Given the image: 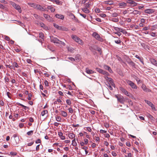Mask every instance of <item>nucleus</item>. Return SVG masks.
Masks as SVG:
<instances>
[{
  "mask_svg": "<svg viewBox=\"0 0 157 157\" xmlns=\"http://www.w3.org/2000/svg\"><path fill=\"white\" fill-rule=\"evenodd\" d=\"M71 37L72 39L79 44L81 45H83L84 44L83 41L76 35H72Z\"/></svg>",
  "mask_w": 157,
  "mask_h": 157,
  "instance_id": "nucleus-1",
  "label": "nucleus"
},
{
  "mask_svg": "<svg viewBox=\"0 0 157 157\" xmlns=\"http://www.w3.org/2000/svg\"><path fill=\"white\" fill-rule=\"evenodd\" d=\"M115 97L117 99L118 102L122 104H124L125 102V100L122 96L119 94H117L115 95Z\"/></svg>",
  "mask_w": 157,
  "mask_h": 157,
  "instance_id": "nucleus-2",
  "label": "nucleus"
},
{
  "mask_svg": "<svg viewBox=\"0 0 157 157\" xmlns=\"http://www.w3.org/2000/svg\"><path fill=\"white\" fill-rule=\"evenodd\" d=\"M125 82L129 85L132 89H137V86L132 81L126 79L125 80Z\"/></svg>",
  "mask_w": 157,
  "mask_h": 157,
  "instance_id": "nucleus-3",
  "label": "nucleus"
},
{
  "mask_svg": "<svg viewBox=\"0 0 157 157\" xmlns=\"http://www.w3.org/2000/svg\"><path fill=\"white\" fill-rule=\"evenodd\" d=\"M120 89L125 95L132 98L133 97L132 95L130 93L128 92L127 90L124 88L122 87H120Z\"/></svg>",
  "mask_w": 157,
  "mask_h": 157,
  "instance_id": "nucleus-4",
  "label": "nucleus"
},
{
  "mask_svg": "<svg viewBox=\"0 0 157 157\" xmlns=\"http://www.w3.org/2000/svg\"><path fill=\"white\" fill-rule=\"evenodd\" d=\"M11 4L14 8L17 10L19 13H21V10L19 5L16 4L15 3L13 2H11Z\"/></svg>",
  "mask_w": 157,
  "mask_h": 157,
  "instance_id": "nucleus-5",
  "label": "nucleus"
},
{
  "mask_svg": "<svg viewBox=\"0 0 157 157\" xmlns=\"http://www.w3.org/2000/svg\"><path fill=\"white\" fill-rule=\"evenodd\" d=\"M105 79L108 82V83H109L112 86L115 87V84L112 78L106 76L105 77Z\"/></svg>",
  "mask_w": 157,
  "mask_h": 157,
  "instance_id": "nucleus-6",
  "label": "nucleus"
},
{
  "mask_svg": "<svg viewBox=\"0 0 157 157\" xmlns=\"http://www.w3.org/2000/svg\"><path fill=\"white\" fill-rule=\"evenodd\" d=\"M93 36L99 41H103V39L100 37L98 34L96 33H94L93 34Z\"/></svg>",
  "mask_w": 157,
  "mask_h": 157,
  "instance_id": "nucleus-7",
  "label": "nucleus"
},
{
  "mask_svg": "<svg viewBox=\"0 0 157 157\" xmlns=\"http://www.w3.org/2000/svg\"><path fill=\"white\" fill-rule=\"evenodd\" d=\"M126 3L133 6H136L137 5V3L132 0H127Z\"/></svg>",
  "mask_w": 157,
  "mask_h": 157,
  "instance_id": "nucleus-8",
  "label": "nucleus"
},
{
  "mask_svg": "<svg viewBox=\"0 0 157 157\" xmlns=\"http://www.w3.org/2000/svg\"><path fill=\"white\" fill-rule=\"evenodd\" d=\"M42 11L45 10V9L40 5L36 4L35 8Z\"/></svg>",
  "mask_w": 157,
  "mask_h": 157,
  "instance_id": "nucleus-9",
  "label": "nucleus"
},
{
  "mask_svg": "<svg viewBox=\"0 0 157 157\" xmlns=\"http://www.w3.org/2000/svg\"><path fill=\"white\" fill-rule=\"evenodd\" d=\"M51 41L52 42L58 44L59 40L57 38L52 36L51 37Z\"/></svg>",
  "mask_w": 157,
  "mask_h": 157,
  "instance_id": "nucleus-10",
  "label": "nucleus"
},
{
  "mask_svg": "<svg viewBox=\"0 0 157 157\" xmlns=\"http://www.w3.org/2000/svg\"><path fill=\"white\" fill-rule=\"evenodd\" d=\"M141 87L143 89L144 91L145 92H151V90L147 88L146 86L144 84H143L142 85Z\"/></svg>",
  "mask_w": 157,
  "mask_h": 157,
  "instance_id": "nucleus-11",
  "label": "nucleus"
},
{
  "mask_svg": "<svg viewBox=\"0 0 157 157\" xmlns=\"http://www.w3.org/2000/svg\"><path fill=\"white\" fill-rule=\"evenodd\" d=\"M44 17L49 21H52V18L48 14H44Z\"/></svg>",
  "mask_w": 157,
  "mask_h": 157,
  "instance_id": "nucleus-12",
  "label": "nucleus"
},
{
  "mask_svg": "<svg viewBox=\"0 0 157 157\" xmlns=\"http://www.w3.org/2000/svg\"><path fill=\"white\" fill-rule=\"evenodd\" d=\"M118 5L119 7L121 8H125L127 6V3L123 2L119 3Z\"/></svg>",
  "mask_w": 157,
  "mask_h": 157,
  "instance_id": "nucleus-13",
  "label": "nucleus"
},
{
  "mask_svg": "<svg viewBox=\"0 0 157 157\" xmlns=\"http://www.w3.org/2000/svg\"><path fill=\"white\" fill-rule=\"evenodd\" d=\"M49 1L52 2L54 3H56L58 5H62L63 2L60 1L59 0H48Z\"/></svg>",
  "mask_w": 157,
  "mask_h": 157,
  "instance_id": "nucleus-14",
  "label": "nucleus"
},
{
  "mask_svg": "<svg viewBox=\"0 0 157 157\" xmlns=\"http://www.w3.org/2000/svg\"><path fill=\"white\" fill-rule=\"evenodd\" d=\"M155 11V10L154 9H148L145 10L144 12L146 13L150 14L154 13Z\"/></svg>",
  "mask_w": 157,
  "mask_h": 157,
  "instance_id": "nucleus-15",
  "label": "nucleus"
},
{
  "mask_svg": "<svg viewBox=\"0 0 157 157\" xmlns=\"http://www.w3.org/2000/svg\"><path fill=\"white\" fill-rule=\"evenodd\" d=\"M55 17L56 18L62 20H63L64 18V16L61 14H56L55 15Z\"/></svg>",
  "mask_w": 157,
  "mask_h": 157,
  "instance_id": "nucleus-16",
  "label": "nucleus"
},
{
  "mask_svg": "<svg viewBox=\"0 0 157 157\" xmlns=\"http://www.w3.org/2000/svg\"><path fill=\"white\" fill-rule=\"evenodd\" d=\"M150 61L153 64L157 66V60L154 59H150Z\"/></svg>",
  "mask_w": 157,
  "mask_h": 157,
  "instance_id": "nucleus-17",
  "label": "nucleus"
},
{
  "mask_svg": "<svg viewBox=\"0 0 157 157\" xmlns=\"http://www.w3.org/2000/svg\"><path fill=\"white\" fill-rule=\"evenodd\" d=\"M127 63L132 67H134L135 65V63L131 59H129L127 60Z\"/></svg>",
  "mask_w": 157,
  "mask_h": 157,
  "instance_id": "nucleus-18",
  "label": "nucleus"
},
{
  "mask_svg": "<svg viewBox=\"0 0 157 157\" xmlns=\"http://www.w3.org/2000/svg\"><path fill=\"white\" fill-rule=\"evenodd\" d=\"M131 13L133 14H134L135 15H137V14L140 15L141 14V13L140 12L137 10H134V11H133L132 13Z\"/></svg>",
  "mask_w": 157,
  "mask_h": 157,
  "instance_id": "nucleus-19",
  "label": "nucleus"
},
{
  "mask_svg": "<svg viewBox=\"0 0 157 157\" xmlns=\"http://www.w3.org/2000/svg\"><path fill=\"white\" fill-rule=\"evenodd\" d=\"M47 9L48 10H50L51 12H54L55 10V9L52 6H48Z\"/></svg>",
  "mask_w": 157,
  "mask_h": 157,
  "instance_id": "nucleus-20",
  "label": "nucleus"
},
{
  "mask_svg": "<svg viewBox=\"0 0 157 157\" xmlns=\"http://www.w3.org/2000/svg\"><path fill=\"white\" fill-rule=\"evenodd\" d=\"M89 49L91 51H93L94 50H96L97 46L94 45H92L89 47Z\"/></svg>",
  "mask_w": 157,
  "mask_h": 157,
  "instance_id": "nucleus-21",
  "label": "nucleus"
},
{
  "mask_svg": "<svg viewBox=\"0 0 157 157\" xmlns=\"http://www.w3.org/2000/svg\"><path fill=\"white\" fill-rule=\"evenodd\" d=\"M59 30H61L62 31H68L69 30L68 29V28L63 26H60V29Z\"/></svg>",
  "mask_w": 157,
  "mask_h": 157,
  "instance_id": "nucleus-22",
  "label": "nucleus"
},
{
  "mask_svg": "<svg viewBox=\"0 0 157 157\" xmlns=\"http://www.w3.org/2000/svg\"><path fill=\"white\" fill-rule=\"evenodd\" d=\"M58 135L60 137L61 140H64L65 139V136H63V133L61 132H59Z\"/></svg>",
  "mask_w": 157,
  "mask_h": 157,
  "instance_id": "nucleus-23",
  "label": "nucleus"
},
{
  "mask_svg": "<svg viewBox=\"0 0 157 157\" xmlns=\"http://www.w3.org/2000/svg\"><path fill=\"white\" fill-rule=\"evenodd\" d=\"M82 10L83 12L86 13H88L90 12V10L88 9V8L85 7L82 8Z\"/></svg>",
  "mask_w": 157,
  "mask_h": 157,
  "instance_id": "nucleus-24",
  "label": "nucleus"
},
{
  "mask_svg": "<svg viewBox=\"0 0 157 157\" xmlns=\"http://www.w3.org/2000/svg\"><path fill=\"white\" fill-rule=\"evenodd\" d=\"M68 136L70 139H72L75 137V135L73 133H69L68 134Z\"/></svg>",
  "mask_w": 157,
  "mask_h": 157,
  "instance_id": "nucleus-25",
  "label": "nucleus"
},
{
  "mask_svg": "<svg viewBox=\"0 0 157 157\" xmlns=\"http://www.w3.org/2000/svg\"><path fill=\"white\" fill-rule=\"evenodd\" d=\"M86 72L88 74H92L94 72L92 70H89L88 68H86Z\"/></svg>",
  "mask_w": 157,
  "mask_h": 157,
  "instance_id": "nucleus-26",
  "label": "nucleus"
},
{
  "mask_svg": "<svg viewBox=\"0 0 157 157\" xmlns=\"http://www.w3.org/2000/svg\"><path fill=\"white\" fill-rule=\"evenodd\" d=\"M61 115H62L63 117H65L67 116V114L66 112L65 111H61Z\"/></svg>",
  "mask_w": 157,
  "mask_h": 157,
  "instance_id": "nucleus-27",
  "label": "nucleus"
},
{
  "mask_svg": "<svg viewBox=\"0 0 157 157\" xmlns=\"http://www.w3.org/2000/svg\"><path fill=\"white\" fill-rule=\"evenodd\" d=\"M106 70H107L110 72H111L112 71L110 67L107 65H105L104 66Z\"/></svg>",
  "mask_w": 157,
  "mask_h": 157,
  "instance_id": "nucleus-28",
  "label": "nucleus"
},
{
  "mask_svg": "<svg viewBox=\"0 0 157 157\" xmlns=\"http://www.w3.org/2000/svg\"><path fill=\"white\" fill-rule=\"evenodd\" d=\"M135 57L136 58H137L139 59V60H140V61L143 63L144 64V62L143 61V58H140V57L138 55H136L135 56Z\"/></svg>",
  "mask_w": 157,
  "mask_h": 157,
  "instance_id": "nucleus-29",
  "label": "nucleus"
},
{
  "mask_svg": "<svg viewBox=\"0 0 157 157\" xmlns=\"http://www.w3.org/2000/svg\"><path fill=\"white\" fill-rule=\"evenodd\" d=\"M67 48L68 51L70 52H73L74 51V49L73 48L70 47H67Z\"/></svg>",
  "mask_w": 157,
  "mask_h": 157,
  "instance_id": "nucleus-30",
  "label": "nucleus"
},
{
  "mask_svg": "<svg viewBox=\"0 0 157 157\" xmlns=\"http://www.w3.org/2000/svg\"><path fill=\"white\" fill-rule=\"evenodd\" d=\"M48 113V111L46 110H43L41 112V115L42 116H44L46 114Z\"/></svg>",
  "mask_w": 157,
  "mask_h": 157,
  "instance_id": "nucleus-31",
  "label": "nucleus"
},
{
  "mask_svg": "<svg viewBox=\"0 0 157 157\" xmlns=\"http://www.w3.org/2000/svg\"><path fill=\"white\" fill-rule=\"evenodd\" d=\"M28 4L31 7H33L34 8H35L36 6V4H35L33 3H28Z\"/></svg>",
  "mask_w": 157,
  "mask_h": 157,
  "instance_id": "nucleus-32",
  "label": "nucleus"
},
{
  "mask_svg": "<svg viewBox=\"0 0 157 157\" xmlns=\"http://www.w3.org/2000/svg\"><path fill=\"white\" fill-rule=\"evenodd\" d=\"M72 144L74 146H76L77 145V144L75 141V138L72 141Z\"/></svg>",
  "mask_w": 157,
  "mask_h": 157,
  "instance_id": "nucleus-33",
  "label": "nucleus"
},
{
  "mask_svg": "<svg viewBox=\"0 0 157 157\" xmlns=\"http://www.w3.org/2000/svg\"><path fill=\"white\" fill-rule=\"evenodd\" d=\"M39 37L41 39H44V34L41 32H40L39 33Z\"/></svg>",
  "mask_w": 157,
  "mask_h": 157,
  "instance_id": "nucleus-34",
  "label": "nucleus"
},
{
  "mask_svg": "<svg viewBox=\"0 0 157 157\" xmlns=\"http://www.w3.org/2000/svg\"><path fill=\"white\" fill-rule=\"evenodd\" d=\"M39 25L44 29H46L47 28V27H45L44 24L42 22L40 23L39 24Z\"/></svg>",
  "mask_w": 157,
  "mask_h": 157,
  "instance_id": "nucleus-35",
  "label": "nucleus"
},
{
  "mask_svg": "<svg viewBox=\"0 0 157 157\" xmlns=\"http://www.w3.org/2000/svg\"><path fill=\"white\" fill-rule=\"evenodd\" d=\"M106 85L110 90H113V88L112 87V86L109 83H107V84H106Z\"/></svg>",
  "mask_w": 157,
  "mask_h": 157,
  "instance_id": "nucleus-36",
  "label": "nucleus"
},
{
  "mask_svg": "<svg viewBox=\"0 0 157 157\" xmlns=\"http://www.w3.org/2000/svg\"><path fill=\"white\" fill-rule=\"evenodd\" d=\"M56 120L58 122H61V119L60 116H57L56 117Z\"/></svg>",
  "mask_w": 157,
  "mask_h": 157,
  "instance_id": "nucleus-37",
  "label": "nucleus"
},
{
  "mask_svg": "<svg viewBox=\"0 0 157 157\" xmlns=\"http://www.w3.org/2000/svg\"><path fill=\"white\" fill-rule=\"evenodd\" d=\"M54 26L58 30H59L60 26H59L58 25L56 24L55 23H53Z\"/></svg>",
  "mask_w": 157,
  "mask_h": 157,
  "instance_id": "nucleus-38",
  "label": "nucleus"
},
{
  "mask_svg": "<svg viewBox=\"0 0 157 157\" xmlns=\"http://www.w3.org/2000/svg\"><path fill=\"white\" fill-rule=\"evenodd\" d=\"M90 4L89 3V2H88L87 3H85L84 5V7L88 8H89L90 7Z\"/></svg>",
  "mask_w": 157,
  "mask_h": 157,
  "instance_id": "nucleus-39",
  "label": "nucleus"
},
{
  "mask_svg": "<svg viewBox=\"0 0 157 157\" xmlns=\"http://www.w3.org/2000/svg\"><path fill=\"white\" fill-rule=\"evenodd\" d=\"M13 65L14 66V67H15L16 68H18L19 67V66L18 65L17 63L16 62H14V63H13Z\"/></svg>",
  "mask_w": 157,
  "mask_h": 157,
  "instance_id": "nucleus-40",
  "label": "nucleus"
},
{
  "mask_svg": "<svg viewBox=\"0 0 157 157\" xmlns=\"http://www.w3.org/2000/svg\"><path fill=\"white\" fill-rule=\"evenodd\" d=\"M144 101H145V102L147 103L149 106H150L152 104V103L151 102L147 100H145Z\"/></svg>",
  "mask_w": 157,
  "mask_h": 157,
  "instance_id": "nucleus-41",
  "label": "nucleus"
},
{
  "mask_svg": "<svg viewBox=\"0 0 157 157\" xmlns=\"http://www.w3.org/2000/svg\"><path fill=\"white\" fill-rule=\"evenodd\" d=\"M105 2L106 4H107L109 5H112L113 4V2L112 1H105Z\"/></svg>",
  "mask_w": 157,
  "mask_h": 157,
  "instance_id": "nucleus-42",
  "label": "nucleus"
},
{
  "mask_svg": "<svg viewBox=\"0 0 157 157\" xmlns=\"http://www.w3.org/2000/svg\"><path fill=\"white\" fill-rule=\"evenodd\" d=\"M27 134L28 136L32 135L33 134V131L31 130L27 132Z\"/></svg>",
  "mask_w": 157,
  "mask_h": 157,
  "instance_id": "nucleus-43",
  "label": "nucleus"
},
{
  "mask_svg": "<svg viewBox=\"0 0 157 157\" xmlns=\"http://www.w3.org/2000/svg\"><path fill=\"white\" fill-rule=\"evenodd\" d=\"M67 103L69 105H71V102L69 99H67L66 100Z\"/></svg>",
  "mask_w": 157,
  "mask_h": 157,
  "instance_id": "nucleus-44",
  "label": "nucleus"
},
{
  "mask_svg": "<svg viewBox=\"0 0 157 157\" xmlns=\"http://www.w3.org/2000/svg\"><path fill=\"white\" fill-rule=\"evenodd\" d=\"M17 154V153L16 152L11 151L10 152L9 155L14 156L16 155Z\"/></svg>",
  "mask_w": 157,
  "mask_h": 157,
  "instance_id": "nucleus-45",
  "label": "nucleus"
},
{
  "mask_svg": "<svg viewBox=\"0 0 157 157\" xmlns=\"http://www.w3.org/2000/svg\"><path fill=\"white\" fill-rule=\"evenodd\" d=\"M96 70L98 72H99L101 73H102L103 71L102 69H101L100 68H96Z\"/></svg>",
  "mask_w": 157,
  "mask_h": 157,
  "instance_id": "nucleus-46",
  "label": "nucleus"
},
{
  "mask_svg": "<svg viewBox=\"0 0 157 157\" xmlns=\"http://www.w3.org/2000/svg\"><path fill=\"white\" fill-rule=\"evenodd\" d=\"M115 43L117 44H120L121 43V40L118 39V40H115Z\"/></svg>",
  "mask_w": 157,
  "mask_h": 157,
  "instance_id": "nucleus-47",
  "label": "nucleus"
},
{
  "mask_svg": "<svg viewBox=\"0 0 157 157\" xmlns=\"http://www.w3.org/2000/svg\"><path fill=\"white\" fill-rule=\"evenodd\" d=\"M111 21L113 22H117L119 20L118 18H112L111 20Z\"/></svg>",
  "mask_w": 157,
  "mask_h": 157,
  "instance_id": "nucleus-48",
  "label": "nucleus"
},
{
  "mask_svg": "<svg viewBox=\"0 0 157 157\" xmlns=\"http://www.w3.org/2000/svg\"><path fill=\"white\" fill-rule=\"evenodd\" d=\"M129 13V10H125L123 12V14L124 15Z\"/></svg>",
  "mask_w": 157,
  "mask_h": 157,
  "instance_id": "nucleus-49",
  "label": "nucleus"
},
{
  "mask_svg": "<svg viewBox=\"0 0 157 157\" xmlns=\"http://www.w3.org/2000/svg\"><path fill=\"white\" fill-rule=\"evenodd\" d=\"M151 107L152 109L154 111H156V109L155 108V107L154 105L152 104H151V105L150 106Z\"/></svg>",
  "mask_w": 157,
  "mask_h": 157,
  "instance_id": "nucleus-50",
  "label": "nucleus"
},
{
  "mask_svg": "<svg viewBox=\"0 0 157 157\" xmlns=\"http://www.w3.org/2000/svg\"><path fill=\"white\" fill-rule=\"evenodd\" d=\"M149 29L150 27L149 26L145 27L142 30H149Z\"/></svg>",
  "mask_w": 157,
  "mask_h": 157,
  "instance_id": "nucleus-51",
  "label": "nucleus"
},
{
  "mask_svg": "<svg viewBox=\"0 0 157 157\" xmlns=\"http://www.w3.org/2000/svg\"><path fill=\"white\" fill-rule=\"evenodd\" d=\"M102 74H103V75H109V73L107 72L104 71H103V70L102 71Z\"/></svg>",
  "mask_w": 157,
  "mask_h": 157,
  "instance_id": "nucleus-52",
  "label": "nucleus"
},
{
  "mask_svg": "<svg viewBox=\"0 0 157 157\" xmlns=\"http://www.w3.org/2000/svg\"><path fill=\"white\" fill-rule=\"evenodd\" d=\"M99 16L100 17H106V15L104 13H101L99 15Z\"/></svg>",
  "mask_w": 157,
  "mask_h": 157,
  "instance_id": "nucleus-53",
  "label": "nucleus"
},
{
  "mask_svg": "<svg viewBox=\"0 0 157 157\" xmlns=\"http://www.w3.org/2000/svg\"><path fill=\"white\" fill-rule=\"evenodd\" d=\"M32 96V95L31 93L28 94V100H30L31 99V97Z\"/></svg>",
  "mask_w": 157,
  "mask_h": 157,
  "instance_id": "nucleus-54",
  "label": "nucleus"
},
{
  "mask_svg": "<svg viewBox=\"0 0 157 157\" xmlns=\"http://www.w3.org/2000/svg\"><path fill=\"white\" fill-rule=\"evenodd\" d=\"M118 16V14L116 13H112V16L113 17H115Z\"/></svg>",
  "mask_w": 157,
  "mask_h": 157,
  "instance_id": "nucleus-55",
  "label": "nucleus"
},
{
  "mask_svg": "<svg viewBox=\"0 0 157 157\" xmlns=\"http://www.w3.org/2000/svg\"><path fill=\"white\" fill-rule=\"evenodd\" d=\"M70 113H73V110L71 108H70L68 109Z\"/></svg>",
  "mask_w": 157,
  "mask_h": 157,
  "instance_id": "nucleus-56",
  "label": "nucleus"
},
{
  "mask_svg": "<svg viewBox=\"0 0 157 157\" xmlns=\"http://www.w3.org/2000/svg\"><path fill=\"white\" fill-rule=\"evenodd\" d=\"M95 11L96 13H99L100 12V10L98 8H96L95 10Z\"/></svg>",
  "mask_w": 157,
  "mask_h": 157,
  "instance_id": "nucleus-57",
  "label": "nucleus"
},
{
  "mask_svg": "<svg viewBox=\"0 0 157 157\" xmlns=\"http://www.w3.org/2000/svg\"><path fill=\"white\" fill-rule=\"evenodd\" d=\"M125 21L128 22H131V20L130 18H126Z\"/></svg>",
  "mask_w": 157,
  "mask_h": 157,
  "instance_id": "nucleus-58",
  "label": "nucleus"
},
{
  "mask_svg": "<svg viewBox=\"0 0 157 157\" xmlns=\"http://www.w3.org/2000/svg\"><path fill=\"white\" fill-rule=\"evenodd\" d=\"M151 36H153V37H155V36H157V35H156V33H154L153 32H152L151 33Z\"/></svg>",
  "mask_w": 157,
  "mask_h": 157,
  "instance_id": "nucleus-59",
  "label": "nucleus"
},
{
  "mask_svg": "<svg viewBox=\"0 0 157 157\" xmlns=\"http://www.w3.org/2000/svg\"><path fill=\"white\" fill-rule=\"evenodd\" d=\"M58 44H61L63 46H65V43L64 42H62L60 40H59V42Z\"/></svg>",
  "mask_w": 157,
  "mask_h": 157,
  "instance_id": "nucleus-60",
  "label": "nucleus"
},
{
  "mask_svg": "<svg viewBox=\"0 0 157 157\" xmlns=\"http://www.w3.org/2000/svg\"><path fill=\"white\" fill-rule=\"evenodd\" d=\"M68 59L72 62L75 61V59L71 57H69Z\"/></svg>",
  "mask_w": 157,
  "mask_h": 157,
  "instance_id": "nucleus-61",
  "label": "nucleus"
},
{
  "mask_svg": "<svg viewBox=\"0 0 157 157\" xmlns=\"http://www.w3.org/2000/svg\"><path fill=\"white\" fill-rule=\"evenodd\" d=\"M5 39L6 40L9 41L10 40V38L6 36H5Z\"/></svg>",
  "mask_w": 157,
  "mask_h": 157,
  "instance_id": "nucleus-62",
  "label": "nucleus"
},
{
  "mask_svg": "<svg viewBox=\"0 0 157 157\" xmlns=\"http://www.w3.org/2000/svg\"><path fill=\"white\" fill-rule=\"evenodd\" d=\"M120 32H122V33H126V32L125 31L123 30L122 29H120Z\"/></svg>",
  "mask_w": 157,
  "mask_h": 157,
  "instance_id": "nucleus-63",
  "label": "nucleus"
},
{
  "mask_svg": "<svg viewBox=\"0 0 157 157\" xmlns=\"http://www.w3.org/2000/svg\"><path fill=\"white\" fill-rule=\"evenodd\" d=\"M22 75L23 76H24V77H26V78L28 77V75H27L25 73V72H22Z\"/></svg>",
  "mask_w": 157,
  "mask_h": 157,
  "instance_id": "nucleus-64",
  "label": "nucleus"
}]
</instances>
